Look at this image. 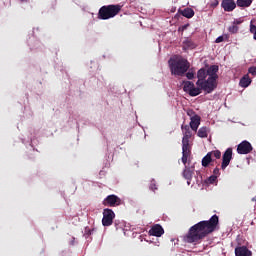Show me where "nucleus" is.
I'll list each match as a JSON object with an SVG mask.
<instances>
[{"label": "nucleus", "mask_w": 256, "mask_h": 256, "mask_svg": "<svg viewBox=\"0 0 256 256\" xmlns=\"http://www.w3.org/2000/svg\"><path fill=\"white\" fill-rule=\"evenodd\" d=\"M168 65L170 67L171 75H177L178 77H183L191 67V63L184 58H171L168 61Z\"/></svg>", "instance_id": "nucleus-2"}, {"label": "nucleus", "mask_w": 256, "mask_h": 256, "mask_svg": "<svg viewBox=\"0 0 256 256\" xmlns=\"http://www.w3.org/2000/svg\"><path fill=\"white\" fill-rule=\"evenodd\" d=\"M201 87H193L188 93L190 97H197V95H201Z\"/></svg>", "instance_id": "nucleus-25"}, {"label": "nucleus", "mask_w": 256, "mask_h": 256, "mask_svg": "<svg viewBox=\"0 0 256 256\" xmlns=\"http://www.w3.org/2000/svg\"><path fill=\"white\" fill-rule=\"evenodd\" d=\"M213 173H214V175H219V168H215Z\"/></svg>", "instance_id": "nucleus-35"}, {"label": "nucleus", "mask_w": 256, "mask_h": 256, "mask_svg": "<svg viewBox=\"0 0 256 256\" xmlns=\"http://www.w3.org/2000/svg\"><path fill=\"white\" fill-rule=\"evenodd\" d=\"M122 6L117 4H110L102 6L98 11V19H101L102 21H107V19H113V17H116V15H119L121 13Z\"/></svg>", "instance_id": "nucleus-3"}, {"label": "nucleus", "mask_w": 256, "mask_h": 256, "mask_svg": "<svg viewBox=\"0 0 256 256\" xmlns=\"http://www.w3.org/2000/svg\"><path fill=\"white\" fill-rule=\"evenodd\" d=\"M243 23L242 19H236L233 21L231 26H229L228 31L229 33H237L241 30V24Z\"/></svg>", "instance_id": "nucleus-13"}, {"label": "nucleus", "mask_w": 256, "mask_h": 256, "mask_svg": "<svg viewBox=\"0 0 256 256\" xmlns=\"http://www.w3.org/2000/svg\"><path fill=\"white\" fill-rule=\"evenodd\" d=\"M189 139L187 137L182 138V149H191V145L189 144Z\"/></svg>", "instance_id": "nucleus-26"}, {"label": "nucleus", "mask_w": 256, "mask_h": 256, "mask_svg": "<svg viewBox=\"0 0 256 256\" xmlns=\"http://www.w3.org/2000/svg\"><path fill=\"white\" fill-rule=\"evenodd\" d=\"M22 3H25V1H27V0H20Z\"/></svg>", "instance_id": "nucleus-38"}, {"label": "nucleus", "mask_w": 256, "mask_h": 256, "mask_svg": "<svg viewBox=\"0 0 256 256\" xmlns=\"http://www.w3.org/2000/svg\"><path fill=\"white\" fill-rule=\"evenodd\" d=\"M217 179V177H212V181H215Z\"/></svg>", "instance_id": "nucleus-36"}, {"label": "nucleus", "mask_w": 256, "mask_h": 256, "mask_svg": "<svg viewBox=\"0 0 256 256\" xmlns=\"http://www.w3.org/2000/svg\"><path fill=\"white\" fill-rule=\"evenodd\" d=\"M254 39H255V41H256V33H254Z\"/></svg>", "instance_id": "nucleus-39"}, {"label": "nucleus", "mask_w": 256, "mask_h": 256, "mask_svg": "<svg viewBox=\"0 0 256 256\" xmlns=\"http://www.w3.org/2000/svg\"><path fill=\"white\" fill-rule=\"evenodd\" d=\"M183 137L191 138L193 137V133L191 132V127L189 125H182L181 126Z\"/></svg>", "instance_id": "nucleus-19"}, {"label": "nucleus", "mask_w": 256, "mask_h": 256, "mask_svg": "<svg viewBox=\"0 0 256 256\" xmlns=\"http://www.w3.org/2000/svg\"><path fill=\"white\" fill-rule=\"evenodd\" d=\"M248 72L250 73V75H253V77L256 76V66H252L248 69Z\"/></svg>", "instance_id": "nucleus-34"}, {"label": "nucleus", "mask_w": 256, "mask_h": 256, "mask_svg": "<svg viewBox=\"0 0 256 256\" xmlns=\"http://www.w3.org/2000/svg\"><path fill=\"white\" fill-rule=\"evenodd\" d=\"M113 219H115V212L109 208L103 210L102 225L104 227H111L113 225Z\"/></svg>", "instance_id": "nucleus-7"}, {"label": "nucleus", "mask_w": 256, "mask_h": 256, "mask_svg": "<svg viewBox=\"0 0 256 256\" xmlns=\"http://www.w3.org/2000/svg\"><path fill=\"white\" fill-rule=\"evenodd\" d=\"M219 225V216L214 214L209 220L200 221L197 224L190 227L188 233L184 237L186 243H199L211 235Z\"/></svg>", "instance_id": "nucleus-1"}, {"label": "nucleus", "mask_w": 256, "mask_h": 256, "mask_svg": "<svg viewBox=\"0 0 256 256\" xmlns=\"http://www.w3.org/2000/svg\"><path fill=\"white\" fill-rule=\"evenodd\" d=\"M236 3L238 7H251L253 0H237Z\"/></svg>", "instance_id": "nucleus-24"}, {"label": "nucleus", "mask_w": 256, "mask_h": 256, "mask_svg": "<svg viewBox=\"0 0 256 256\" xmlns=\"http://www.w3.org/2000/svg\"><path fill=\"white\" fill-rule=\"evenodd\" d=\"M191 163V148H182V163L183 165H187Z\"/></svg>", "instance_id": "nucleus-14"}, {"label": "nucleus", "mask_w": 256, "mask_h": 256, "mask_svg": "<svg viewBox=\"0 0 256 256\" xmlns=\"http://www.w3.org/2000/svg\"><path fill=\"white\" fill-rule=\"evenodd\" d=\"M213 162V158L211 156V153H207L203 158H202V167H209L210 163Z\"/></svg>", "instance_id": "nucleus-20"}, {"label": "nucleus", "mask_w": 256, "mask_h": 256, "mask_svg": "<svg viewBox=\"0 0 256 256\" xmlns=\"http://www.w3.org/2000/svg\"><path fill=\"white\" fill-rule=\"evenodd\" d=\"M121 203H122L121 198H119L115 194L108 195L102 201V205H104V207H119V205H121Z\"/></svg>", "instance_id": "nucleus-6"}, {"label": "nucleus", "mask_w": 256, "mask_h": 256, "mask_svg": "<svg viewBox=\"0 0 256 256\" xmlns=\"http://www.w3.org/2000/svg\"><path fill=\"white\" fill-rule=\"evenodd\" d=\"M195 173V167H188L185 165V168L182 172V177L186 179L187 185H191V181L193 180V175Z\"/></svg>", "instance_id": "nucleus-10"}, {"label": "nucleus", "mask_w": 256, "mask_h": 256, "mask_svg": "<svg viewBox=\"0 0 256 256\" xmlns=\"http://www.w3.org/2000/svg\"><path fill=\"white\" fill-rule=\"evenodd\" d=\"M233 159V148H228L222 155L221 169L225 171Z\"/></svg>", "instance_id": "nucleus-9"}, {"label": "nucleus", "mask_w": 256, "mask_h": 256, "mask_svg": "<svg viewBox=\"0 0 256 256\" xmlns=\"http://www.w3.org/2000/svg\"><path fill=\"white\" fill-rule=\"evenodd\" d=\"M183 17H186L187 19H191L192 17L195 16V11L192 8H185L182 11Z\"/></svg>", "instance_id": "nucleus-22"}, {"label": "nucleus", "mask_w": 256, "mask_h": 256, "mask_svg": "<svg viewBox=\"0 0 256 256\" xmlns=\"http://www.w3.org/2000/svg\"><path fill=\"white\" fill-rule=\"evenodd\" d=\"M206 72L208 73V79H207V84L208 89L215 91L217 89V80L219 79V66L218 65H212L210 66Z\"/></svg>", "instance_id": "nucleus-4"}, {"label": "nucleus", "mask_w": 256, "mask_h": 256, "mask_svg": "<svg viewBox=\"0 0 256 256\" xmlns=\"http://www.w3.org/2000/svg\"><path fill=\"white\" fill-rule=\"evenodd\" d=\"M149 189L154 192L157 191L158 188H157V182L155 181V179L151 180Z\"/></svg>", "instance_id": "nucleus-29"}, {"label": "nucleus", "mask_w": 256, "mask_h": 256, "mask_svg": "<svg viewBox=\"0 0 256 256\" xmlns=\"http://www.w3.org/2000/svg\"><path fill=\"white\" fill-rule=\"evenodd\" d=\"M252 201H255V202H256V196L252 198Z\"/></svg>", "instance_id": "nucleus-37"}, {"label": "nucleus", "mask_w": 256, "mask_h": 256, "mask_svg": "<svg viewBox=\"0 0 256 256\" xmlns=\"http://www.w3.org/2000/svg\"><path fill=\"white\" fill-rule=\"evenodd\" d=\"M253 151V145L251 142L244 140L237 146V154L238 155H249Z\"/></svg>", "instance_id": "nucleus-8"}, {"label": "nucleus", "mask_w": 256, "mask_h": 256, "mask_svg": "<svg viewBox=\"0 0 256 256\" xmlns=\"http://www.w3.org/2000/svg\"><path fill=\"white\" fill-rule=\"evenodd\" d=\"M236 256H251V251L247 248V246H240L235 248Z\"/></svg>", "instance_id": "nucleus-15"}, {"label": "nucleus", "mask_w": 256, "mask_h": 256, "mask_svg": "<svg viewBox=\"0 0 256 256\" xmlns=\"http://www.w3.org/2000/svg\"><path fill=\"white\" fill-rule=\"evenodd\" d=\"M250 33H256L255 20H251L250 22Z\"/></svg>", "instance_id": "nucleus-32"}, {"label": "nucleus", "mask_w": 256, "mask_h": 256, "mask_svg": "<svg viewBox=\"0 0 256 256\" xmlns=\"http://www.w3.org/2000/svg\"><path fill=\"white\" fill-rule=\"evenodd\" d=\"M207 70L205 68H201L197 72V79L196 85L201 88L202 91H205L207 93H213V90H210L209 84L207 83V77H208Z\"/></svg>", "instance_id": "nucleus-5"}, {"label": "nucleus", "mask_w": 256, "mask_h": 256, "mask_svg": "<svg viewBox=\"0 0 256 256\" xmlns=\"http://www.w3.org/2000/svg\"><path fill=\"white\" fill-rule=\"evenodd\" d=\"M182 44L184 51H189V49H195V47H197V44H195V42L190 38H185Z\"/></svg>", "instance_id": "nucleus-16"}, {"label": "nucleus", "mask_w": 256, "mask_h": 256, "mask_svg": "<svg viewBox=\"0 0 256 256\" xmlns=\"http://www.w3.org/2000/svg\"><path fill=\"white\" fill-rule=\"evenodd\" d=\"M199 125H201V116H195L190 119V128L192 131H197V129H199Z\"/></svg>", "instance_id": "nucleus-17"}, {"label": "nucleus", "mask_w": 256, "mask_h": 256, "mask_svg": "<svg viewBox=\"0 0 256 256\" xmlns=\"http://www.w3.org/2000/svg\"><path fill=\"white\" fill-rule=\"evenodd\" d=\"M208 153H211V157H215V159H221V152L219 150H214Z\"/></svg>", "instance_id": "nucleus-28"}, {"label": "nucleus", "mask_w": 256, "mask_h": 256, "mask_svg": "<svg viewBox=\"0 0 256 256\" xmlns=\"http://www.w3.org/2000/svg\"><path fill=\"white\" fill-rule=\"evenodd\" d=\"M198 137H200L201 139H205L209 136V128L207 127H201L199 130H198V133H197Z\"/></svg>", "instance_id": "nucleus-21"}, {"label": "nucleus", "mask_w": 256, "mask_h": 256, "mask_svg": "<svg viewBox=\"0 0 256 256\" xmlns=\"http://www.w3.org/2000/svg\"><path fill=\"white\" fill-rule=\"evenodd\" d=\"M186 77L187 79L191 80V79H195V72L193 70H189L187 73H186Z\"/></svg>", "instance_id": "nucleus-31"}, {"label": "nucleus", "mask_w": 256, "mask_h": 256, "mask_svg": "<svg viewBox=\"0 0 256 256\" xmlns=\"http://www.w3.org/2000/svg\"><path fill=\"white\" fill-rule=\"evenodd\" d=\"M240 87L247 88L249 85H251V78H249V75H244L239 82Z\"/></svg>", "instance_id": "nucleus-18"}, {"label": "nucleus", "mask_w": 256, "mask_h": 256, "mask_svg": "<svg viewBox=\"0 0 256 256\" xmlns=\"http://www.w3.org/2000/svg\"><path fill=\"white\" fill-rule=\"evenodd\" d=\"M164 233L165 230L161 224H155L149 230V235H152L153 237H161Z\"/></svg>", "instance_id": "nucleus-12"}, {"label": "nucleus", "mask_w": 256, "mask_h": 256, "mask_svg": "<svg viewBox=\"0 0 256 256\" xmlns=\"http://www.w3.org/2000/svg\"><path fill=\"white\" fill-rule=\"evenodd\" d=\"M221 7L224 11L231 13V11H235L237 3H235V0H222Z\"/></svg>", "instance_id": "nucleus-11"}, {"label": "nucleus", "mask_w": 256, "mask_h": 256, "mask_svg": "<svg viewBox=\"0 0 256 256\" xmlns=\"http://www.w3.org/2000/svg\"><path fill=\"white\" fill-rule=\"evenodd\" d=\"M187 115L190 117V119H193V117H199V115H197L193 109H188Z\"/></svg>", "instance_id": "nucleus-30"}, {"label": "nucleus", "mask_w": 256, "mask_h": 256, "mask_svg": "<svg viewBox=\"0 0 256 256\" xmlns=\"http://www.w3.org/2000/svg\"><path fill=\"white\" fill-rule=\"evenodd\" d=\"M190 26H191V25H189V24H184V25H182V26H180V27L178 28V31H180V32L183 33V31H187L188 27H190Z\"/></svg>", "instance_id": "nucleus-33"}, {"label": "nucleus", "mask_w": 256, "mask_h": 256, "mask_svg": "<svg viewBox=\"0 0 256 256\" xmlns=\"http://www.w3.org/2000/svg\"><path fill=\"white\" fill-rule=\"evenodd\" d=\"M223 41H229V34H223L216 38L215 43H223Z\"/></svg>", "instance_id": "nucleus-27"}, {"label": "nucleus", "mask_w": 256, "mask_h": 256, "mask_svg": "<svg viewBox=\"0 0 256 256\" xmlns=\"http://www.w3.org/2000/svg\"><path fill=\"white\" fill-rule=\"evenodd\" d=\"M194 87L195 84L193 82L184 81L183 91H185V93H189Z\"/></svg>", "instance_id": "nucleus-23"}]
</instances>
